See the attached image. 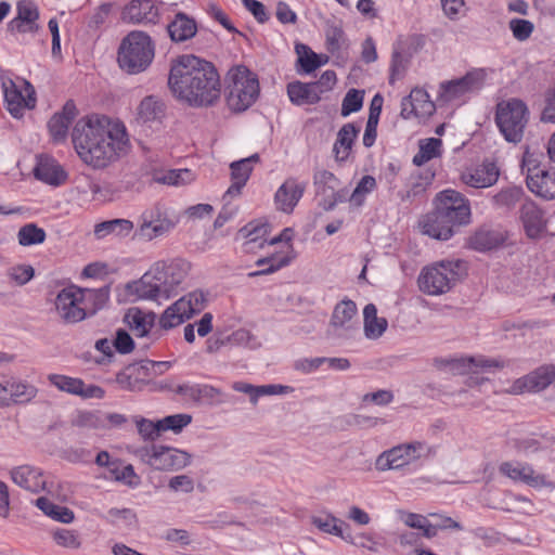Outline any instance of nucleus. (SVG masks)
Returning a JSON list of instances; mask_svg holds the SVG:
<instances>
[{
    "instance_id": "obj_1",
    "label": "nucleus",
    "mask_w": 555,
    "mask_h": 555,
    "mask_svg": "<svg viewBox=\"0 0 555 555\" xmlns=\"http://www.w3.org/2000/svg\"><path fill=\"white\" fill-rule=\"evenodd\" d=\"M72 140L81 160L93 168H105L129 150L125 125L105 115L79 119Z\"/></svg>"
},
{
    "instance_id": "obj_2",
    "label": "nucleus",
    "mask_w": 555,
    "mask_h": 555,
    "mask_svg": "<svg viewBox=\"0 0 555 555\" xmlns=\"http://www.w3.org/2000/svg\"><path fill=\"white\" fill-rule=\"evenodd\" d=\"M168 87L180 101L193 107L215 105L221 95V82L215 65L192 54L172 61Z\"/></svg>"
},
{
    "instance_id": "obj_3",
    "label": "nucleus",
    "mask_w": 555,
    "mask_h": 555,
    "mask_svg": "<svg viewBox=\"0 0 555 555\" xmlns=\"http://www.w3.org/2000/svg\"><path fill=\"white\" fill-rule=\"evenodd\" d=\"M154 55L151 37L142 30H132L121 40L117 60L122 70L139 74L151 65Z\"/></svg>"
},
{
    "instance_id": "obj_4",
    "label": "nucleus",
    "mask_w": 555,
    "mask_h": 555,
    "mask_svg": "<svg viewBox=\"0 0 555 555\" xmlns=\"http://www.w3.org/2000/svg\"><path fill=\"white\" fill-rule=\"evenodd\" d=\"M227 103L233 112H244L250 107L259 96V81L244 65L231 67L225 77Z\"/></svg>"
},
{
    "instance_id": "obj_5",
    "label": "nucleus",
    "mask_w": 555,
    "mask_h": 555,
    "mask_svg": "<svg viewBox=\"0 0 555 555\" xmlns=\"http://www.w3.org/2000/svg\"><path fill=\"white\" fill-rule=\"evenodd\" d=\"M465 274L461 260H442L425 267L418 276L420 289L437 296L448 293Z\"/></svg>"
},
{
    "instance_id": "obj_6",
    "label": "nucleus",
    "mask_w": 555,
    "mask_h": 555,
    "mask_svg": "<svg viewBox=\"0 0 555 555\" xmlns=\"http://www.w3.org/2000/svg\"><path fill=\"white\" fill-rule=\"evenodd\" d=\"M495 122L506 141L518 143L528 122V108L517 99L502 101L496 104Z\"/></svg>"
},
{
    "instance_id": "obj_7",
    "label": "nucleus",
    "mask_w": 555,
    "mask_h": 555,
    "mask_svg": "<svg viewBox=\"0 0 555 555\" xmlns=\"http://www.w3.org/2000/svg\"><path fill=\"white\" fill-rule=\"evenodd\" d=\"M205 304L206 296L203 292L189 293L163 312L158 322L160 328L167 331L182 324L193 314L201 312L205 308Z\"/></svg>"
},
{
    "instance_id": "obj_8",
    "label": "nucleus",
    "mask_w": 555,
    "mask_h": 555,
    "mask_svg": "<svg viewBox=\"0 0 555 555\" xmlns=\"http://www.w3.org/2000/svg\"><path fill=\"white\" fill-rule=\"evenodd\" d=\"M486 79L483 69H473L465 76L443 81L439 86L437 101L441 104H448L464 99L467 94L481 89Z\"/></svg>"
},
{
    "instance_id": "obj_9",
    "label": "nucleus",
    "mask_w": 555,
    "mask_h": 555,
    "mask_svg": "<svg viewBox=\"0 0 555 555\" xmlns=\"http://www.w3.org/2000/svg\"><path fill=\"white\" fill-rule=\"evenodd\" d=\"M425 449V443L421 441L398 444L377 456L375 468L379 472L401 469L421 459Z\"/></svg>"
},
{
    "instance_id": "obj_10",
    "label": "nucleus",
    "mask_w": 555,
    "mask_h": 555,
    "mask_svg": "<svg viewBox=\"0 0 555 555\" xmlns=\"http://www.w3.org/2000/svg\"><path fill=\"white\" fill-rule=\"evenodd\" d=\"M436 209L447 217L451 223L460 227L470 222L468 199L455 190H444L436 197Z\"/></svg>"
},
{
    "instance_id": "obj_11",
    "label": "nucleus",
    "mask_w": 555,
    "mask_h": 555,
    "mask_svg": "<svg viewBox=\"0 0 555 555\" xmlns=\"http://www.w3.org/2000/svg\"><path fill=\"white\" fill-rule=\"evenodd\" d=\"M175 223L167 218L159 205L145 209L140 216V227L134 232V237L152 241L168 233Z\"/></svg>"
},
{
    "instance_id": "obj_12",
    "label": "nucleus",
    "mask_w": 555,
    "mask_h": 555,
    "mask_svg": "<svg viewBox=\"0 0 555 555\" xmlns=\"http://www.w3.org/2000/svg\"><path fill=\"white\" fill-rule=\"evenodd\" d=\"M79 294V287L69 286L63 288L55 298L56 313L67 324L78 323L86 319V309Z\"/></svg>"
},
{
    "instance_id": "obj_13",
    "label": "nucleus",
    "mask_w": 555,
    "mask_h": 555,
    "mask_svg": "<svg viewBox=\"0 0 555 555\" xmlns=\"http://www.w3.org/2000/svg\"><path fill=\"white\" fill-rule=\"evenodd\" d=\"M21 83L25 88V91L27 93L26 95H23L22 90L12 79H5L2 81L7 108L10 112V114L15 118L22 117L24 109L26 107L33 108L36 103L35 91L33 86L24 79L21 80Z\"/></svg>"
},
{
    "instance_id": "obj_14",
    "label": "nucleus",
    "mask_w": 555,
    "mask_h": 555,
    "mask_svg": "<svg viewBox=\"0 0 555 555\" xmlns=\"http://www.w3.org/2000/svg\"><path fill=\"white\" fill-rule=\"evenodd\" d=\"M159 17V4L156 0H131L120 13V20L132 25H155Z\"/></svg>"
},
{
    "instance_id": "obj_15",
    "label": "nucleus",
    "mask_w": 555,
    "mask_h": 555,
    "mask_svg": "<svg viewBox=\"0 0 555 555\" xmlns=\"http://www.w3.org/2000/svg\"><path fill=\"white\" fill-rule=\"evenodd\" d=\"M357 306L352 300L338 302L333 311L330 333L338 338H351L358 330Z\"/></svg>"
},
{
    "instance_id": "obj_16",
    "label": "nucleus",
    "mask_w": 555,
    "mask_h": 555,
    "mask_svg": "<svg viewBox=\"0 0 555 555\" xmlns=\"http://www.w3.org/2000/svg\"><path fill=\"white\" fill-rule=\"evenodd\" d=\"M49 383L57 390L68 395L78 396L82 399H102L105 390L93 384H86L81 378L63 374H49Z\"/></svg>"
},
{
    "instance_id": "obj_17",
    "label": "nucleus",
    "mask_w": 555,
    "mask_h": 555,
    "mask_svg": "<svg viewBox=\"0 0 555 555\" xmlns=\"http://www.w3.org/2000/svg\"><path fill=\"white\" fill-rule=\"evenodd\" d=\"M499 472L514 481L524 482L532 488L551 487L544 475L535 474L531 465L520 462H503Z\"/></svg>"
},
{
    "instance_id": "obj_18",
    "label": "nucleus",
    "mask_w": 555,
    "mask_h": 555,
    "mask_svg": "<svg viewBox=\"0 0 555 555\" xmlns=\"http://www.w3.org/2000/svg\"><path fill=\"white\" fill-rule=\"evenodd\" d=\"M16 11V16L8 25L11 33L35 34L39 30V25L37 23L39 20V9L35 1H17Z\"/></svg>"
},
{
    "instance_id": "obj_19",
    "label": "nucleus",
    "mask_w": 555,
    "mask_h": 555,
    "mask_svg": "<svg viewBox=\"0 0 555 555\" xmlns=\"http://www.w3.org/2000/svg\"><path fill=\"white\" fill-rule=\"evenodd\" d=\"M500 170L493 162L486 160L475 168L467 169L461 175V180L468 186L483 189L494 185Z\"/></svg>"
},
{
    "instance_id": "obj_20",
    "label": "nucleus",
    "mask_w": 555,
    "mask_h": 555,
    "mask_svg": "<svg viewBox=\"0 0 555 555\" xmlns=\"http://www.w3.org/2000/svg\"><path fill=\"white\" fill-rule=\"evenodd\" d=\"M156 314L153 312H143L138 308H131L125 314V322L137 337L149 336L152 340L158 339L162 334L158 330L152 331Z\"/></svg>"
},
{
    "instance_id": "obj_21",
    "label": "nucleus",
    "mask_w": 555,
    "mask_h": 555,
    "mask_svg": "<svg viewBox=\"0 0 555 555\" xmlns=\"http://www.w3.org/2000/svg\"><path fill=\"white\" fill-rule=\"evenodd\" d=\"M153 468L157 470H180L191 463V454L171 447L158 446L156 448Z\"/></svg>"
},
{
    "instance_id": "obj_22",
    "label": "nucleus",
    "mask_w": 555,
    "mask_h": 555,
    "mask_svg": "<svg viewBox=\"0 0 555 555\" xmlns=\"http://www.w3.org/2000/svg\"><path fill=\"white\" fill-rule=\"evenodd\" d=\"M526 181L528 189L538 196L546 199L555 197V171L528 167Z\"/></svg>"
},
{
    "instance_id": "obj_23",
    "label": "nucleus",
    "mask_w": 555,
    "mask_h": 555,
    "mask_svg": "<svg viewBox=\"0 0 555 555\" xmlns=\"http://www.w3.org/2000/svg\"><path fill=\"white\" fill-rule=\"evenodd\" d=\"M158 272L157 268L151 267V269L144 273L139 281L127 285L129 294L134 295L137 299H164L159 279L155 276V273Z\"/></svg>"
},
{
    "instance_id": "obj_24",
    "label": "nucleus",
    "mask_w": 555,
    "mask_h": 555,
    "mask_svg": "<svg viewBox=\"0 0 555 555\" xmlns=\"http://www.w3.org/2000/svg\"><path fill=\"white\" fill-rule=\"evenodd\" d=\"M12 481L18 487L38 493L46 489V479L43 473L30 465H21L10 472Z\"/></svg>"
},
{
    "instance_id": "obj_25",
    "label": "nucleus",
    "mask_w": 555,
    "mask_h": 555,
    "mask_svg": "<svg viewBox=\"0 0 555 555\" xmlns=\"http://www.w3.org/2000/svg\"><path fill=\"white\" fill-rule=\"evenodd\" d=\"M420 225L424 234L440 241L449 240L454 233V227H456L437 209L427 214Z\"/></svg>"
},
{
    "instance_id": "obj_26",
    "label": "nucleus",
    "mask_w": 555,
    "mask_h": 555,
    "mask_svg": "<svg viewBox=\"0 0 555 555\" xmlns=\"http://www.w3.org/2000/svg\"><path fill=\"white\" fill-rule=\"evenodd\" d=\"M306 190L305 183H299L296 179H287L276 191L274 201L279 210L291 214Z\"/></svg>"
},
{
    "instance_id": "obj_27",
    "label": "nucleus",
    "mask_w": 555,
    "mask_h": 555,
    "mask_svg": "<svg viewBox=\"0 0 555 555\" xmlns=\"http://www.w3.org/2000/svg\"><path fill=\"white\" fill-rule=\"evenodd\" d=\"M451 365L459 374L476 375L481 372H489L493 369H503L504 362L499 359L478 356L454 359L452 360Z\"/></svg>"
},
{
    "instance_id": "obj_28",
    "label": "nucleus",
    "mask_w": 555,
    "mask_h": 555,
    "mask_svg": "<svg viewBox=\"0 0 555 555\" xmlns=\"http://www.w3.org/2000/svg\"><path fill=\"white\" fill-rule=\"evenodd\" d=\"M519 219L526 234L531 238L538 237L545 227L543 211L531 199H525L521 203Z\"/></svg>"
},
{
    "instance_id": "obj_29",
    "label": "nucleus",
    "mask_w": 555,
    "mask_h": 555,
    "mask_svg": "<svg viewBox=\"0 0 555 555\" xmlns=\"http://www.w3.org/2000/svg\"><path fill=\"white\" fill-rule=\"evenodd\" d=\"M77 109L73 101H67L60 113H55L49 120L48 127L54 142L64 141L68 127L76 117Z\"/></svg>"
},
{
    "instance_id": "obj_30",
    "label": "nucleus",
    "mask_w": 555,
    "mask_h": 555,
    "mask_svg": "<svg viewBox=\"0 0 555 555\" xmlns=\"http://www.w3.org/2000/svg\"><path fill=\"white\" fill-rule=\"evenodd\" d=\"M35 177L50 185H60L66 180V173L61 165L49 156H40L34 169Z\"/></svg>"
},
{
    "instance_id": "obj_31",
    "label": "nucleus",
    "mask_w": 555,
    "mask_h": 555,
    "mask_svg": "<svg viewBox=\"0 0 555 555\" xmlns=\"http://www.w3.org/2000/svg\"><path fill=\"white\" fill-rule=\"evenodd\" d=\"M232 388L238 392L248 395L254 405L257 404L258 399L262 396L287 395L294 391L293 387L286 385L270 384L254 386L244 382H235Z\"/></svg>"
},
{
    "instance_id": "obj_32",
    "label": "nucleus",
    "mask_w": 555,
    "mask_h": 555,
    "mask_svg": "<svg viewBox=\"0 0 555 555\" xmlns=\"http://www.w3.org/2000/svg\"><path fill=\"white\" fill-rule=\"evenodd\" d=\"M359 131L360 128L356 127L354 124L351 122L344 125L339 129L333 147L336 160L344 162L349 157Z\"/></svg>"
},
{
    "instance_id": "obj_33",
    "label": "nucleus",
    "mask_w": 555,
    "mask_h": 555,
    "mask_svg": "<svg viewBox=\"0 0 555 555\" xmlns=\"http://www.w3.org/2000/svg\"><path fill=\"white\" fill-rule=\"evenodd\" d=\"M167 30L172 41L183 42L195 36L197 27L193 18L184 13H178L168 24Z\"/></svg>"
},
{
    "instance_id": "obj_34",
    "label": "nucleus",
    "mask_w": 555,
    "mask_h": 555,
    "mask_svg": "<svg viewBox=\"0 0 555 555\" xmlns=\"http://www.w3.org/2000/svg\"><path fill=\"white\" fill-rule=\"evenodd\" d=\"M79 298L86 309V318L95 314L101 310L109 299V286L100 288H80Z\"/></svg>"
},
{
    "instance_id": "obj_35",
    "label": "nucleus",
    "mask_w": 555,
    "mask_h": 555,
    "mask_svg": "<svg viewBox=\"0 0 555 555\" xmlns=\"http://www.w3.org/2000/svg\"><path fill=\"white\" fill-rule=\"evenodd\" d=\"M311 524L324 533L333 534L344 539L348 543H353L352 535L350 533H344V528H349L348 524L333 514L312 516Z\"/></svg>"
},
{
    "instance_id": "obj_36",
    "label": "nucleus",
    "mask_w": 555,
    "mask_h": 555,
    "mask_svg": "<svg viewBox=\"0 0 555 555\" xmlns=\"http://www.w3.org/2000/svg\"><path fill=\"white\" fill-rule=\"evenodd\" d=\"M388 321L377 315L374 304H367L363 309V331L369 339H378L387 330Z\"/></svg>"
},
{
    "instance_id": "obj_37",
    "label": "nucleus",
    "mask_w": 555,
    "mask_h": 555,
    "mask_svg": "<svg viewBox=\"0 0 555 555\" xmlns=\"http://www.w3.org/2000/svg\"><path fill=\"white\" fill-rule=\"evenodd\" d=\"M524 196L522 188L507 186L493 194L490 201L495 210L507 212L513 210L517 204H521Z\"/></svg>"
},
{
    "instance_id": "obj_38",
    "label": "nucleus",
    "mask_w": 555,
    "mask_h": 555,
    "mask_svg": "<svg viewBox=\"0 0 555 555\" xmlns=\"http://www.w3.org/2000/svg\"><path fill=\"white\" fill-rule=\"evenodd\" d=\"M504 242L500 231L480 228L469 237V246L475 250L486 251L499 247Z\"/></svg>"
},
{
    "instance_id": "obj_39",
    "label": "nucleus",
    "mask_w": 555,
    "mask_h": 555,
    "mask_svg": "<svg viewBox=\"0 0 555 555\" xmlns=\"http://www.w3.org/2000/svg\"><path fill=\"white\" fill-rule=\"evenodd\" d=\"M230 170L232 183L225 192L224 198L241 194L242 189L250 177L253 166H248L247 160L240 159L230 164Z\"/></svg>"
},
{
    "instance_id": "obj_40",
    "label": "nucleus",
    "mask_w": 555,
    "mask_h": 555,
    "mask_svg": "<svg viewBox=\"0 0 555 555\" xmlns=\"http://www.w3.org/2000/svg\"><path fill=\"white\" fill-rule=\"evenodd\" d=\"M133 228V222L128 219H112L98 223L94 227V234L98 238H103L109 234L125 237L132 232Z\"/></svg>"
},
{
    "instance_id": "obj_41",
    "label": "nucleus",
    "mask_w": 555,
    "mask_h": 555,
    "mask_svg": "<svg viewBox=\"0 0 555 555\" xmlns=\"http://www.w3.org/2000/svg\"><path fill=\"white\" fill-rule=\"evenodd\" d=\"M313 88L310 82L294 81L287 85V94L291 102L296 105L315 104L320 96Z\"/></svg>"
},
{
    "instance_id": "obj_42",
    "label": "nucleus",
    "mask_w": 555,
    "mask_h": 555,
    "mask_svg": "<svg viewBox=\"0 0 555 555\" xmlns=\"http://www.w3.org/2000/svg\"><path fill=\"white\" fill-rule=\"evenodd\" d=\"M295 50L297 54V65L300 66V68H297L298 73L310 74L327 61L326 57L322 60L320 55L304 43H297Z\"/></svg>"
},
{
    "instance_id": "obj_43",
    "label": "nucleus",
    "mask_w": 555,
    "mask_h": 555,
    "mask_svg": "<svg viewBox=\"0 0 555 555\" xmlns=\"http://www.w3.org/2000/svg\"><path fill=\"white\" fill-rule=\"evenodd\" d=\"M36 506L52 519L69 524L74 520V512L66 506L54 504L49 499L41 496L36 500Z\"/></svg>"
},
{
    "instance_id": "obj_44",
    "label": "nucleus",
    "mask_w": 555,
    "mask_h": 555,
    "mask_svg": "<svg viewBox=\"0 0 555 555\" xmlns=\"http://www.w3.org/2000/svg\"><path fill=\"white\" fill-rule=\"evenodd\" d=\"M164 116V104L153 95L145 96L138 107V119L142 122L159 120Z\"/></svg>"
},
{
    "instance_id": "obj_45",
    "label": "nucleus",
    "mask_w": 555,
    "mask_h": 555,
    "mask_svg": "<svg viewBox=\"0 0 555 555\" xmlns=\"http://www.w3.org/2000/svg\"><path fill=\"white\" fill-rule=\"evenodd\" d=\"M442 142L437 138L420 141V150L413 157V164L422 166L433 158L440 156Z\"/></svg>"
},
{
    "instance_id": "obj_46",
    "label": "nucleus",
    "mask_w": 555,
    "mask_h": 555,
    "mask_svg": "<svg viewBox=\"0 0 555 555\" xmlns=\"http://www.w3.org/2000/svg\"><path fill=\"white\" fill-rule=\"evenodd\" d=\"M313 182L317 188V196L320 199H325L327 196L333 197L334 190L338 185L336 177L331 171L324 169L314 172Z\"/></svg>"
},
{
    "instance_id": "obj_47",
    "label": "nucleus",
    "mask_w": 555,
    "mask_h": 555,
    "mask_svg": "<svg viewBox=\"0 0 555 555\" xmlns=\"http://www.w3.org/2000/svg\"><path fill=\"white\" fill-rule=\"evenodd\" d=\"M46 231L35 223H27L17 232V240L22 246L42 244L46 241Z\"/></svg>"
},
{
    "instance_id": "obj_48",
    "label": "nucleus",
    "mask_w": 555,
    "mask_h": 555,
    "mask_svg": "<svg viewBox=\"0 0 555 555\" xmlns=\"http://www.w3.org/2000/svg\"><path fill=\"white\" fill-rule=\"evenodd\" d=\"M529 375L532 392L547 388L555 380V366H542Z\"/></svg>"
},
{
    "instance_id": "obj_49",
    "label": "nucleus",
    "mask_w": 555,
    "mask_h": 555,
    "mask_svg": "<svg viewBox=\"0 0 555 555\" xmlns=\"http://www.w3.org/2000/svg\"><path fill=\"white\" fill-rule=\"evenodd\" d=\"M410 95L416 108V117L426 118L434 114L436 109L435 103L425 90L415 88L411 91Z\"/></svg>"
},
{
    "instance_id": "obj_50",
    "label": "nucleus",
    "mask_w": 555,
    "mask_h": 555,
    "mask_svg": "<svg viewBox=\"0 0 555 555\" xmlns=\"http://www.w3.org/2000/svg\"><path fill=\"white\" fill-rule=\"evenodd\" d=\"M108 474L111 479L124 482L130 487H134L139 483V477L134 473L133 466L131 464L121 466L119 461H115V463L108 469Z\"/></svg>"
},
{
    "instance_id": "obj_51",
    "label": "nucleus",
    "mask_w": 555,
    "mask_h": 555,
    "mask_svg": "<svg viewBox=\"0 0 555 555\" xmlns=\"http://www.w3.org/2000/svg\"><path fill=\"white\" fill-rule=\"evenodd\" d=\"M138 434L144 441H155L162 434L159 420L154 422L142 416H134Z\"/></svg>"
},
{
    "instance_id": "obj_52",
    "label": "nucleus",
    "mask_w": 555,
    "mask_h": 555,
    "mask_svg": "<svg viewBox=\"0 0 555 555\" xmlns=\"http://www.w3.org/2000/svg\"><path fill=\"white\" fill-rule=\"evenodd\" d=\"M5 275L15 286H24L35 276V269L30 264H15L7 269Z\"/></svg>"
},
{
    "instance_id": "obj_53",
    "label": "nucleus",
    "mask_w": 555,
    "mask_h": 555,
    "mask_svg": "<svg viewBox=\"0 0 555 555\" xmlns=\"http://www.w3.org/2000/svg\"><path fill=\"white\" fill-rule=\"evenodd\" d=\"M138 372L142 374V382L164 374L169 367L170 362L143 360L134 364Z\"/></svg>"
},
{
    "instance_id": "obj_54",
    "label": "nucleus",
    "mask_w": 555,
    "mask_h": 555,
    "mask_svg": "<svg viewBox=\"0 0 555 555\" xmlns=\"http://www.w3.org/2000/svg\"><path fill=\"white\" fill-rule=\"evenodd\" d=\"M142 374H140L134 364L129 365L122 372L118 373L116 376V382L120 386L121 389L135 391L139 390Z\"/></svg>"
},
{
    "instance_id": "obj_55",
    "label": "nucleus",
    "mask_w": 555,
    "mask_h": 555,
    "mask_svg": "<svg viewBox=\"0 0 555 555\" xmlns=\"http://www.w3.org/2000/svg\"><path fill=\"white\" fill-rule=\"evenodd\" d=\"M375 188L376 180L374 177H362L349 197L350 204L356 207H360L364 203L366 195L371 193Z\"/></svg>"
},
{
    "instance_id": "obj_56",
    "label": "nucleus",
    "mask_w": 555,
    "mask_h": 555,
    "mask_svg": "<svg viewBox=\"0 0 555 555\" xmlns=\"http://www.w3.org/2000/svg\"><path fill=\"white\" fill-rule=\"evenodd\" d=\"M73 425L79 428L102 429V412L80 411L73 418Z\"/></svg>"
},
{
    "instance_id": "obj_57",
    "label": "nucleus",
    "mask_w": 555,
    "mask_h": 555,
    "mask_svg": "<svg viewBox=\"0 0 555 555\" xmlns=\"http://www.w3.org/2000/svg\"><path fill=\"white\" fill-rule=\"evenodd\" d=\"M165 267L168 276L171 278V283H177L179 286L184 281L190 270V263L183 259L165 261Z\"/></svg>"
},
{
    "instance_id": "obj_58",
    "label": "nucleus",
    "mask_w": 555,
    "mask_h": 555,
    "mask_svg": "<svg viewBox=\"0 0 555 555\" xmlns=\"http://www.w3.org/2000/svg\"><path fill=\"white\" fill-rule=\"evenodd\" d=\"M152 268H157L158 273H155V276L159 279V284L162 288V293L164 295V299H168L171 296L177 294L179 285L177 283H171V278L168 276L166 271L165 261L155 262Z\"/></svg>"
},
{
    "instance_id": "obj_59",
    "label": "nucleus",
    "mask_w": 555,
    "mask_h": 555,
    "mask_svg": "<svg viewBox=\"0 0 555 555\" xmlns=\"http://www.w3.org/2000/svg\"><path fill=\"white\" fill-rule=\"evenodd\" d=\"M363 91L350 89L341 103V116L347 117L351 113L360 111L363 105Z\"/></svg>"
},
{
    "instance_id": "obj_60",
    "label": "nucleus",
    "mask_w": 555,
    "mask_h": 555,
    "mask_svg": "<svg viewBox=\"0 0 555 555\" xmlns=\"http://www.w3.org/2000/svg\"><path fill=\"white\" fill-rule=\"evenodd\" d=\"M191 422L192 416L190 414H173L159 420L162 433L171 430L176 434L180 433Z\"/></svg>"
},
{
    "instance_id": "obj_61",
    "label": "nucleus",
    "mask_w": 555,
    "mask_h": 555,
    "mask_svg": "<svg viewBox=\"0 0 555 555\" xmlns=\"http://www.w3.org/2000/svg\"><path fill=\"white\" fill-rule=\"evenodd\" d=\"M8 392L15 402H28L35 398L37 389L35 386L18 382L10 384Z\"/></svg>"
},
{
    "instance_id": "obj_62",
    "label": "nucleus",
    "mask_w": 555,
    "mask_h": 555,
    "mask_svg": "<svg viewBox=\"0 0 555 555\" xmlns=\"http://www.w3.org/2000/svg\"><path fill=\"white\" fill-rule=\"evenodd\" d=\"M53 540L62 547L78 548L81 544L79 534L69 529H57L53 531Z\"/></svg>"
},
{
    "instance_id": "obj_63",
    "label": "nucleus",
    "mask_w": 555,
    "mask_h": 555,
    "mask_svg": "<svg viewBox=\"0 0 555 555\" xmlns=\"http://www.w3.org/2000/svg\"><path fill=\"white\" fill-rule=\"evenodd\" d=\"M508 27L514 38L518 41L527 40L534 29L532 22L522 18H512L508 23Z\"/></svg>"
},
{
    "instance_id": "obj_64",
    "label": "nucleus",
    "mask_w": 555,
    "mask_h": 555,
    "mask_svg": "<svg viewBox=\"0 0 555 555\" xmlns=\"http://www.w3.org/2000/svg\"><path fill=\"white\" fill-rule=\"evenodd\" d=\"M193 180V173L189 169L169 170L158 181L169 185L186 184Z\"/></svg>"
}]
</instances>
